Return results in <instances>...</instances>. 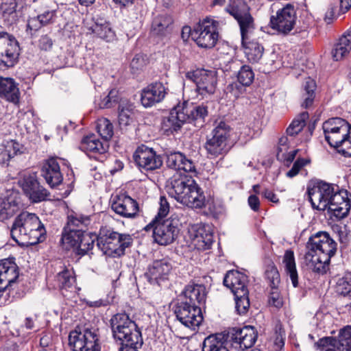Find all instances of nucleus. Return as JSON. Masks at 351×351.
I'll return each mask as SVG.
<instances>
[{
  "label": "nucleus",
  "mask_w": 351,
  "mask_h": 351,
  "mask_svg": "<svg viewBox=\"0 0 351 351\" xmlns=\"http://www.w3.org/2000/svg\"><path fill=\"white\" fill-rule=\"evenodd\" d=\"M191 244L198 250L210 249L213 243V234L208 225L197 223L189 230Z\"/></svg>",
  "instance_id": "obj_19"
},
{
  "label": "nucleus",
  "mask_w": 351,
  "mask_h": 351,
  "mask_svg": "<svg viewBox=\"0 0 351 351\" xmlns=\"http://www.w3.org/2000/svg\"><path fill=\"white\" fill-rule=\"evenodd\" d=\"M44 25L38 19V16L32 17L28 19L26 32L28 34L33 36L37 31H38Z\"/></svg>",
  "instance_id": "obj_58"
},
{
  "label": "nucleus",
  "mask_w": 351,
  "mask_h": 351,
  "mask_svg": "<svg viewBox=\"0 0 351 351\" xmlns=\"http://www.w3.org/2000/svg\"><path fill=\"white\" fill-rule=\"evenodd\" d=\"M257 337L258 332L253 326L234 328L231 333V345L238 351H245L253 347Z\"/></svg>",
  "instance_id": "obj_18"
},
{
  "label": "nucleus",
  "mask_w": 351,
  "mask_h": 351,
  "mask_svg": "<svg viewBox=\"0 0 351 351\" xmlns=\"http://www.w3.org/2000/svg\"><path fill=\"white\" fill-rule=\"evenodd\" d=\"M19 45L14 36L5 31L0 32V58L10 68L18 61Z\"/></svg>",
  "instance_id": "obj_17"
},
{
  "label": "nucleus",
  "mask_w": 351,
  "mask_h": 351,
  "mask_svg": "<svg viewBox=\"0 0 351 351\" xmlns=\"http://www.w3.org/2000/svg\"><path fill=\"white\" fill-rule=\"evenodd\" d=\"M57 287L60 289H68L72 287L75 282L73 272L68 269H64L56 276Z\"/></svg>",
  "instance_id": "obj_46"
},
{
  "label": "nucleus",
  "mask_w": 351,
  "mask_h": 351,
  "mask_svg": "<svg viewBox=\"0 0 351 351\" xmlns=\"http://www.w3.org/2000/svg\"><path fill=\"white\" fill-rule=\"evenodd\" d=\"M174 29V20L171 15L159 14L154 17L152 23L151 33L160 38L171 36Z\"/></svg>",
  "instance_id": "obj_32"
},
{
  "label": "nucleus",
  "mask_w": 351,
  "mask_h": 351,
  "mask_svg": "<svg viewBox=\"0 0 351 351\" xmlns=\"http://www.w3.org/2000/svg\"><path fill=\"white\" fill-rule=\"evenodd\" d=\"M336 289L339 294L351 298V273L339 279Z\"/></svg>",
  "instance_id": "obj_51"
},
{
  "label": "nucleus",
  "mask_w": 351,
  "mask_h": 351,
  "mask_svg": "<svg viewBox=\"0 0 351 351\" xmlns=\"http://www.w3.org/2000/svg\"><path fill=\"white\" fill-rule=\"evenodd\" d=\"M97 130L105 142H108L114 134L112 123L108 119L104 117L97 120Z\"/></svg>",
  "instance_id": "obj_48"
},
{
  "label": "nucleus",
  "mask_w": 351,
  "mask_h": 351,
  "mask_svg": "<svg viewBox=\"0 0 351 351\" xmlns=\"http://www.w3.org/2000/svg\"><path fill=\"white\" fill-rule=\"evenodd\" d=\"M90 216L73 213L67 217L66 228L85 232L87 227L90 224Z\"/></svg>",
  "instance_id": "obj_39"
},
{
  "label": "nucleus",
  "mask_w": 351,
  "mask_h": 351,
  "mask_svg": "<svg viewBox=\"0 0 351 351\" xmlns=\"http://www.w3.org/2000/svg\"><path fill=\"white\" fill-rule=\"evenodd\" d=\"M119 123L120 126L129 125L133 121V112L130 106H122L119 105Z\"/></svg>",
  "instance_id": "obj_53"
},
{
  "label": "nucleus",
  "mask_w": 351,
  "mask_h": 351,
  "mask_svg": "<svg viewBox=\"0 0 351 351\" xmlns=\"http://www.w3.org/2000/svg\"><path fill=\"white\" fill-rule=\"evenodd\" d=\"M133 239L128 234H120L111 228L101 227L97 236V245L104 254L121 256L132 245Z\"/></svg>",
  "instance_id": "obj_7"
},
{
  "label": "nucleus",
  "mask_w": 351,
  "mask_h": 351,
  "mask_svg": "<svg viewBox=\"0 0 351 351\" xmlns=\"http://www.w3.org/2000/svg\"><path fill=\"white\" fill-rule=\"evenodd\" d=\"M177 319L188 328L199 326L203 321L202 308L187 302H178L175 308Z\"/></svg>",
  "instance_id": "obj_15"
},
{
  "label": "nucleus",
  "mask_w": 351,
  "mask_h": 351,
  "mask_svg": "<svg viewBox=\"0 0 351 351\" xmlns=\"http://www.w3.org/2000/svg\"><path fill=\"white\" fill-rule=\"evenodd\" d=\"M119 103V91L117 89H112L108 94L100 100L98 103L99 108H110L114 107Z\"/></svg>",
  "instance_id": "obj_50"
},
{
  "label": "nucleus",
  "mask_w": 351,
  "mask_h": 351,
  "mask_svg": "<svg viewBox=\"0 0 351 351\" xmlns=\"http://www.w3.org/2000/svg\"><path fill=\"white\" fill-rule=\"evenodd\" d=\"M69 346L72 351H101L100 330L90 322L77 325L69 332Z\"/></svg>",
  "instance_id": "obj_4"
},
{
  "label": "nucleus",
  "mask_w": 351,
  "mask_h": 351,
  "mask_svg": "<svg viewBox=\"0 0 351 351\" xmlns=\"http://www.w3.org/2000/svg\"><path fill=\"white\" fill-rule=\"evenodd\" d=\"M21 186L24 193L34 203L45 201L50 193L38 181L36 173H27L20 180Z\"/></svg>",
  "instance_id": "obj_14"
},
{
  "label": "nucleus",
  "mask_w": 351,
  "mask_h": 351,
  "mask_svg": "<svg viewBox=\"0 0 351 351\" xmlns=\"http://www.w3.org/2000/svg\"><path fill=\"white\" fill-rule=\"evenodd\" d=\"M82 235V232L80 230L68 229L65 227L61 239L63 248L66 250L73 248L75 251Z\"/></svg>",
  "instance_id": "obj_41"
},
{
  "label": "nucleus",
  "mask_w": 351,
  "mask_h": 351,
  "mask_svg": "<svg viewBox=\"0 0 351 351\" xmlns=\"http://www.w3.org/2000/svg\"><path fill=\"white\" fill-rule=\"evenodd\" d=\"M239 81L237 82H233L229 84L227 87V90L234 97L238 98L241 94L245 91V87Z\"/></svg>",
  "instance_id": "obj_62"
},
{
  "label": "nucleus",
  "mask_w": 351,
  "mask_h": 351,
  "mask_svg": "<svg viewBox=\"0 0 351 351\" xmlns=\"http://www.w3.org/2000/svg\"><path fill=\"white\" fill-rule=\"evenodd\" d=\"M53 46V40L48 35H43L38 40V47L41 50L48 51Z\"/></svg>",
  "instance_id": "obj_63"
},
{
  "label": "nucleus",
  "mask_w": 351,
  "mask_h": 351,
  "mask_svg": "<svg viewBox=\"0 0 351 351\" xmlns=\"http://www.w3.org/2000/svg\"><path fill=\"white\" fill-rule=\"evenodd\" d=\"M3 149L5 150V154L8 157H14L18 154H21L22 145L14 140L4 141L2 144Z\"/></svg>",
  "instance_id": "obj_54"
},
{
  "label": "nucleus",
  "mask_w": 351,
  "mask_h": 351,
  "mask_svg": "<svg viewBox=\"0 0 351 351\" xmlns=\"http://www.w3.org/2000/svg\"><path fill=\"white\" fill-rule=\"evenodd\" d=\"M187 200L186 206L193 208H202L206 206V197L202 189L194 180Z\"/></svg>",
  "instance_id": "obj_40"
},
{
  "label": "nucleus",
  "mask_w": 351,
  "mask_h": 351,
  "mask_svg": "<svg viewBox=\"0 0 351 351\" xmlns=\"http://www.w3.org/2000/svg\"><path fill=\"white\" fill-rule=\"evenodd\" d=\"M254 31V29H252L245 35L241 33L244 53L248 61L252 63L258 62L264 51L263 47L258 41L251 39Z\"/></svg>",
  "instance_id": "obj_31"
},
{
  "label": "nucleus",
  "mask_w": 351,
  "mask_h": 351,
  "mask_svg": "<svg viewBox=\"0 0 351 351\" xmlns=\"http://www.w3.org/2000/svg\"><path fill=\"white\" fill-rule=\"evenodd\" d=\"M309 115L307 112H303L298 114L290 123L286 132L288 136H295L298 134L306 125V122L308 119Z\"/></svg>",
  "instance_id": "obj_43"
},
{
  "label": "nucleus",
  "mask_w": 351,
  "mask_h": 351,
  "mask_svg": "<svg viewBox=\"0 0 351 351\" xmlns=\"http://www.w3.org/2000/svg\"><path fill=\"white\" fill-rule=\"evenodd\" d=\"M46 230L34 213L22 212L14 219L10 234L12 239L21 245H33L45 239Z\"/></svg>",
  "instance_id": "obj_3"
},
{
  "label": "nucleus",
  "mask_w": 351,
  "mask_h": 351,
  "mask_svg": "<svg viewBox=\"0 0 351 351\" xmlns=\"http://www.w3.org/2000/svg\"><path fill=\"white\" fill-rule=\"evenodd\" d=\"M237 78L241 84L249 86L254 79V73L250 66L243 65L239 71Z\"/></svg>",
  "instance_id": "obj_52"
},
{
  "label": "nucleus",
  "mask_w": 351,
  "mask_h": 351,
  "mask_svg": "<svg viewBox=\"0 0 351 351\" xmlns=\"http://www.w3.org/2000/svg\"><path fill=\"white\" fill-rule=\"evenodd\" d=\"M108 147V142H101L95 134H91L82 138L80 149L90 158H97L106 154Z\"/></svg>",
  "instance_id": "obj_28"
},
{
  "label": "nucleus",
  "mask_w": 351,
  "mask_h": 351,
  "mask_svg": "<svg viewBox=\"0 0 351 351\" xmlns=\"http://www.w3.org/2000/svg\"><path fill=\"white\" fill-rule=\"evenodd\" d=\"M133 158L139 169L147 171L160 169L162 165L161 156L154 149L143 145L138 147L133 154Z\"/></svg>",
  "instance_id": "obj_16"
},
{
  "label": "nucleus",
  "mask_w": 351,
  "mask_h": 351,
  "mask_svg": "<svg viewBox=\"0 0 351 351\" xmlns=\"http://www.w3.org/2000/svg\"><path fill=\"white\" fill-rule=\"evenodd\" d=\"M225 10L237 21L241 33L244 35L255 29L254 19L250 8L244 0H229Z\"/></svg>",
  "instance_id": "obj_11"
},
{
  "label": "nucleus",
  "mask_w": 351,
  "mask_h": 351,
  "mask_svg": "<svg viewBox=\"0 0 351 351\" xmlns=\"http://www.w3.org/2000/svg\"><path fill=\"white\" fill-rule=\"evenodd\" d=\"M265 277L271 289H277L280 283L279 271L275 264L269 261L266 265Z\"/></svg>",
  "instance_id": "obj_44"
},
{
  "label": "nucleus",
  "mask_w": 351,
  "mask_h": 351,
  "mask_svg": "<svg viewBox=\"0 0 351 351\" xmlns=\"http://www.w3.org/2000/svg\"><path fill=\"white\" fill-rule=\"evenodd\" d=\"M41 176L51 187L59 186L63 180V176L57 158H50L44 161L40 169Z\"/></svg>",
  "instance_id": "obj_24"
},
{
  "label": "nucleus",
  "mask_w": 351,
  "mask_h": 351,
  "mask_svg": "<svg viewBox=\"0 0 351 351\" xmlns=\"http://www.w3.org/2000/svg\"><path fill=\"white\" fill-rule=\"evenodd\" d=\"M235 308L238 314L245 315L250 306L249 299V291H239V294L234 295Z\"/></svg>",
  "instance_id": "obj_47"
},
{
  "label": "nucleus",
  "mask_w": 351,
  "mask_h": 351,
  "mask_svg": "<svg viewBox=\"0 0 351 351\" xmlns=\"http://www.w3.org/2000/svg\"><path fill=\"white\" fill-rule=\"evenodd\" d=\"M184 115L185 122L193 123L195 126H203L205 119L208 116V108L204 106H194L192 104L183 103L180 105Z\"/></svg>",
  "instance_id": "obj_29"
},
{
  "label": "nucleus",
  "mask_w": 351,
  "mask_h": 351,
  "mask_svg": "<svg viewBox=\"0 0 351 351\" xmlns=\"http://www.w3.org/2000/svg\"><path fill=\"white\" fill-rule=\"evenodd\" d=\"M19 277V268L16 264L10 260L0 261V291L11 287Z\"/></svg>",
  "instance_id": "obj_26"
},
{
  "label": "nucleus",
  "mask_w": 351,
  "mask_h": 351,
  "mask_svg": "<svg viewBox=\"0 0 351 351\" xmlns=\"http://www.w3.org/2000/svg\"><path fill=\"white\" fill-rule=\"evenodd\" d=\"M269 304L277 308H280L282 306L283 302L278 292V288L271 289V291L269 297Z\"/></svg>",
  "instance_id": "obj_59"
},
{
  "label": "nucleus",
  "mask_w": 351,
  "mask_h": 351,
  "mask_svg": "<svg viewBox=\"0 0 351 351\" xmlns=\"http://www.w3.org/2000/svg\"><path fill=\"white\" fill-rule=\"evenodd\" d=\"M307 193L313 208L319 210L328 209V215L334 221L341 220L349 213L351 195L347 190H340L337 185L320 182L308 186Z\"/></svg>",
  "instance_id": "obj_1"
},
{
  "label": "nucleus",
  "mask_w": 351,
  "mask_h": 351,
  "mask_svg": "<svg viewBox=\"0 0 351 351\" xmlns=\"http://www.w3.org/2000/svg\"><path fill=\"white\" fill-rule=\"evenodd\" d=\"M308 162V160L304 158H298L293 163L292 168L287 173V177L293 178L295 176Z\"/></svg>",
  "instance_id": "obj_60"
},
{
  "label": "nucleus",
  "mask_w": 351,
  "mask_h": 351,
  "mask_svg": "<svg viewBox=\"0 0 351 351\" xmlns=\"http://www.w3.org/2000/svg\"><path fill=\"white\" fill-rule=\"evenodd\" d=\"M44 26L54 23L57 19L56 10H47L38 15Z\"/></svg>",
  "instance_id": "obj_56"
},
{
  "label": "nucleus",
  "mask_w": 351,
  "mask_h": 351,
  "mask_svg": "<svg viewBox=\"0 0 351 351\" xmlns=\"http://www.w3.org/2000/svg\"><path fill=\"white\" fill-rule=\"evenodd\" d=\"M247 277L238 271H229L223 278V285L229 288L234 295L239 294V291H248Z\"/></svg>",
  "instance_id": "obj_34"
},
{
  "label": "nucleus",
  "mask_w": 351,
  "mask_h": 351,
  "mask_svg": "<svg viewBox=\"0 0 351 351\" xmlns=\"http://www.w3.org/2000/svg\"><path fill=\"white\" fill-rule=\"evenodd\" d=\"M169 211V203L167 202V199L165 197H160V208L158 209V212L157 215L153 219L152 221H162V220H165L164 218L167 215Z\"/></svg>",
  "instance_id": "obj_57"
},
{
  "label": "nucleus",
  "mask_w": 351,
  "mask_h": 351,
  "mask_svg": "<svg viewBox=\"0 0 351 351\" xmlns=\"http://www.w3.org/2000/svg\"><path fill=\"white\" fill-rule=\"evenodd\" d=\"M111 208L117 215L125 218H134L139 212L138 202L125 194L117 195L112 202Z\"/></svg>",
  "instance_id": "obj_20"
},
{
  "label": "nucleus",
  "mask_w": 351,
  "mask_h": 351,
  "mask_svg": "<svg viewBox=\"0 0 351 351\" xmlns=\"http://www.w3.org/2000/svg\"><path fill=\"white\" fill-rule=\"evenodd\" d=\"M233 129L224 121L215 123L210 134L206 136L204 148L212 158L224 156L236 142L232 138Z\"/></svg>",
  "instance_id": "obj_5"
},
{
  "label": "nucleus",
  "mask_w": 351,
  "mask_h": 351,
  "mask_svg": "<svg viewBox=\"0 0 351 351\" xmlns=\"http://www.w3.org/2000/svg\"><path fill=\"white\" fill-rule=\"evenodd\" d=\"M351 51V32H345L335 44L331 55L335 61L346 57Z\"/></svg>",
  "instance_id": "obj_36"
},
{
  "label": "nucleus",
  "mask_w": 351,
  "mask_h": 351,
  "mask_svg": "<svg viewBox=\"0 0 351 351\" xmlns=\"http://www.w3.org/2000/svg\"><path fill=\"white\" fill-rule=\"evenodd\" d=\"M316 84L313 80L308 78L304 83L302 90V98L304 100L302 106L305 108L311 107L315 97Z\"/></svg>",
  "instance_id": "obj_42"
},
{
  "label": "nucleus",
  "mask_w": 351,
  "mask_h": 351,
  "mask_svg": "<svg viewBox=\"0 0 351 351\" xmlns=\"http://www.w3.org/2000/svg\"><path fill=\"white\" fill-rule=\"evenodd\" d=\"M225 335L221 333L210 335L202 343V351H229L226 346Z\"/></svg>",
  "instance_id": "obj_37"
},
{
  "label": "nucleus",
  "mask_w": 351,
  "mask_h": 351,
  "mask_svg": "<svg viewBox=\"0 0 351 351\" xmlns=\"http://www.w3.org/2000/svg\"><path fill=\"white\" fill-rule=\"evenodd\" d=\"M184 115L182 112L180 105L173 108L167 117L163 118L161 130L166 135L173 134L179 131L185 122Z\"/></svg>",
  "instance_id": "obj_30"
},
{
  "label": "nucleus",
  "mask_w": 351,
  "mask_h": 351,
  "mask_svg": "<svg viewBox=\"0 0 351 351\" xmlns=\"http://www.w3.org/2000/svg\"><path fill=\"white\" fill-rule=\"evenodd\" d=\"M282 263L287 274L289 276L294 287L298 286V275L296 269L294 253L292 250H286L283 256Z\"/></svg>",
  "instance_id": "obj_38"
},
{
  "label": "nucleus",
  "mask_w": 351,
  "mask_h": 351,
  "mask_svg": "<svg viewBox=\"0 0 351 351\" xmlns=\"http://www.w3.org/2000/svg\"><path fill=\"white\" fill-rule=\"evenodd\" d=\"M91 29L93 34L107 42L112 40L115 37L114 31L112 29L110 24L107 22L104 23H96L92 27Z\"/></svg>",
  "instance_id": "obj_45"
},
{
  "label": "nucleus",
  "mask_w": 351,
  "mask_h": 351,
  "mask_svg": "<svg viewBox=\"0 0 351 351\" xmlns=\"http://www.w3.org/2000/svg\"><path fill=\"white\" fill-rule=\"evenodd\" d=\"M325 139L330 147H337L350 135L351 125L339 117H334L324 121L322 125Z\"/></svg>",
  "instance_id": "obj_10"
},
{
  "label": "nucleus",
  "mask_w": 351,
  "mask_h": 351,
  "mask_svg": "<svg viewBox=\"0 0 351 351\" xmlns=\"http://www.w3.org/2000/svg\"><path fill=\"white\" fill-rule=\"evenodd\" d=\"M187 77L196 84V91L202 98L215 93L217 84L215 71L197 69L191 73H188Z\"/></svg>",
  "instance_id": "obj_13"
},
{
  "label": "nucleus",
  "mask_w": 351,
  "mask_h": 351,
  "mask_svg": "<svg viewBox=\"0 0 351 351\" xmlns=\"http://www.w3.org/2000/svg\"><path fill=\"white\" fill-rule=\"evenodd\" d=\"M296 10L294 5L287 3L270 17L269 25L279 34L288 35L294 28L296 22Z\"/></svg>",
  "instance_id": "obj_12"
},
{
  "label": "nucleus",
  "mask_w": 351,
  "mask_h": 351,
  "mask_svg": "<svg viewBox=\"0 0 351 351\" xmlns=\"http://www.w3.org/2000/svg\"><path fill=\"white\" fill-rule=\"evenodd\" d=\"M171 269L172 265L168 260H156L148 267L145 276L151 284L160 285L161 281L168 279Z\"/></svg>",
  "instance_id": "obj_23"
},
{
  "label": "nucleus",
  "mask_w": 351,
  "mask_h": 351,
  "mask_svg": "<svg viewBox=\"0 0 351 351\" xmlns=\"http://www.w3.org/2000/svg\"><path fill=\"white\" fill-rule=\"evenodd\" d=\"M153 229V237L156 243L162 245L172 243L179 233V221L178 219L169 218L162 221H152L145 230Z\"/></svg>",
  "instance_id": "obj_9"
},
{
  "label": "nucleus",
  "mask_w": 351,
  "mask_h": 351,
  "mask_svg": "<svg viewBox=\"0 0 351 351\" xmlns=\"http://www.w3.org/2000/svg\"><path fill=\"white\" fill-rule=\"evenodd\" d=\"M329 346L337 347L339 351H351V326H346L340 331L339 340L332 337H326L315 343V347L321 351Z\"/></svg>",
  "instance_id": "obj_21"
},
{
  "label": "nucleus",
  "mask_w": 351,
  "mask_h": 351,
  "mask_svg": "<svg viewBox=\"0 0 351 351\" xmlns=\"http://www.w3.org/2000/svg\"><path fill=\"white\" fill-rule=\"evenodd\" d=\"M207 291L204 285L190 282L181 293V301L202 307L207 297Z\"/></svg>",
  "instance_id": "obj_22"
},
{
  "label": "nucleus",
  "mask_w": 351,
  "mask_h": 351,
  "mask_svg": "<svg viewBox=\"0 0 351 351\" xmlns=\"http://www.w3.org/2000/svg\"><path fill=\"white\" fill-rule=\"evenodd\" d=\"M166 163L169 168L174 170L196 173L195 165L193 161L188 159L185 155L179 152L167 154Z\"/></svg>",
  "instance_id": "obj_33"
},
{
  "label": "nucleus",
  "mask_w": 351,
  "mask_h": 351,
  "mask_svg": "<svg viewBox=\"0 0 351 351\" xmlns=\"http://www.w3.org/2000/svg\"><path fill=\"white\" fill-rule=\"evenodd\" d=\"M95 239H97V236L95 235L91 236L89 234L82 232L75 250L76 253L82 256L86 254L89 250L93 249Z\"/></svg>",
  "instance_id": "obj_49"
},
{
  "label": "nucleus",
  "mask_w": 351,
  "mask_h": 351,
  "mask_svg": "<svg viewBox=\"0 0 351 351\" xmlns=\"http://www.w3.org/2000/svg\"><path fill=\"white\" fill-rule=\"evenodd\" d=\"M336 148H339V152L344 156L351 157V135H348Z\"/></svg>",
  "instance_id": "obj_61"
},
{
  "label": "nucleus",
  "mask_w": 351,
  "mask_h": 351,
  "mask_svg": "<svg viewBox=\"0 0 351 351\" xmlns=\"http://www.w3.org/2000/svg\"><path fill=\"white\" fill-rule=\"evenodd\" d=\"M110 322L113 337L121 346H142L141 332L128 314L117 313L112 317Z\"/></svg>",
  "instance_id": "obj_6"
},
{
  "label": "nucleus",
  "mask_w": 351,
  "mask_h": 351,
  "mask_svg": "<svg viewBox=\"0 0 351 351\" xmlns=\"http://www.w3.org/2000/svg\"><path fill=\"white\" fill-rule=\"evenodd\" d=\"M0 97L14 104L19 103V88L12 78L0 77Z\"/></svg>",
  "instance_id": "obj_35"
},
{
  "label": "nucleus",
  "mask_w": 351,
  "mask_h": 351,
  "mask_svg": "<svg viewBox=\"0 0 351 351\" xmlns=\"http://www.w3.org/2000/svg\"><path fill=\"white\" fill-rule=\"evenodd\" d=\"M339 240L341 244V250L343 251L350 246V239L349 234L346 231L339 230Z\"/></svg>",
  "instance_id": "obj_64"
},
{
  "label": "nucleus",
  "mask_w": 351,
  "mask_h": 351,
  "mask_svg": "<svg viewBox=\"0 0 351 351\" xmlns=\"http://www.w3.org/2000/svg\"><path fill=\"white\" fill-rule=\"evenodd\" d=\"M167 94V88L161 82H154L143 88L141 101L143 106L150 107L160 102Z\"/></svg>",
  "instance_id": "obj_27"
},
{
  "label": "nucleus",
  "mask_w": 351,
  "mask_h": 351,
  "mask_svg": "<svg viewBox=\"0 0 351 351\" xmlns=\"http://www.w3.org/2000/svg\"><path fill=\"white\" fill-rule=\"evenodd\" d=\"M337 244L327 232L320 231L313 234L307 242L308 252L304 260L314 272L326 274L329 269L330 259L337 252Z\"/></svg>",
  "instance_id": "obj_2"
},
{
  "label": "nucleus",
  "mask_w": 351,
  "mask_h": 351,
  "mask_svg": "<svg viewBox=\"0 0 351 351\" xmlns=\"http://www.w3.org/2000/svg\"><path fill=\"white\" fill-rule=\"evenodd\" d=\"M221 24L222 21L206 17L194 26L192 39L201 48H213L219 40Z\"/></svg>",
  "instance_id": "obj_8"
},
{
  "label": "nucleus",
  "mask_w": 351,
  "mask_h": 351,
  "mask_svg": "<svg viewBox=\"0 0 351 351\" xmlns=\"http://www.w3.org/2000/svg\"><path fill=\"white\" fill-rule=\"evenodd\" d=\"M194 180L189 178L175 179L171 182V186L168 189V194L178 202L186 206L189 199V193Z\"/></svg>",
  "instance_id": "obj_25"
},
{
  "label": "nucleus",
  "mask_w": 351,
  "mask_h": 351,
  "mask_svg": "<svg viewBox=\"0 0 351 351\" xmlns=\"http://www.w3.org/2000/svg\"><path fill=\"white\" fill-rule=\"evenodd\" d=\"M147 64L146 56L143 54H136L130 62V68L133 73L143 70Z\"/></svg>",
  "instance_id": "obj_55"
}]
</instances>
